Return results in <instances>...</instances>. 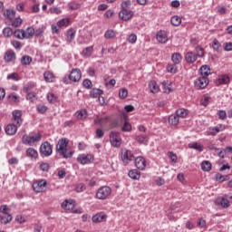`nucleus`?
<instances>
[{"label": "nucleus", "mask_w": 232, "mask_h": 232, "mask_svg": "<svg viewBox=\"0 0 232 232\" xmlns=\"http://www.w3.org/2000/svg\"><path fill=\"white\" fill-rule=\"evenodd\" d=\"M68 144H70L68 138H61L56 144V153L63 159H72L73 157V152L68 150Z\"/></svg>", "instance_id": "nucleus-1"}, {"label": "nucleus", "mask_w": 232, "mask_h": 232, "mask_svg": "<svg viewBox=\"0 0 232 232\" xmlns=\"http://www.w3.org/2000/svg\"><path fill=\"white\" fill-rule=\"evenodd\" d=\"M94 124H99L102 128H117V123L111 122V118L110 116L99 117L97 116L94 120Z\"/></svg>", "instance_id": "nucleus-2"}, {"label": "nucleus", "mask_w": 232, "mask_h": 232, "mask_svg": "<svg viewBox=\"0 0 232 232\" xmlns=\"http://www.w3.org/2000/svg\"><path fill=\"white\" fill-rule=\"evenodd\" d=\"M42 139L43 135H41V133H36L33 136L25 134L22 137V142L26 146H34V144H35L36 142H40Z\"/></svg>", "instance_id": "nucleus-3"}, {"label": "nucleus", "mask_w": 232, "mask_h": 232, "mask_svg": "<svg viewBox=\"0 0 232 232\" xmlns=\"http://www.w3.org/2000/svg\"><path fill=\"white\" fill-rule=\"evenodd\" d=\"M111 191L112 190L110 186H102L98 188L96 192V198H98V200H106L107 198H110Z\"/></svg>", "instance_id": "nucleus-4"}, {"label": "nucleus", "mask_w": 232, "mask_h": 232, "mask_svg": "<svg viewBox=\"0 0 232 232\" xmlns=\"http://www.w3.org/2000/svg\"><path fill=\"white\" fill-rule=\"evenodd\" d=\"M121 159L124 166H128L130 162H133L135 160V155L131 150L123 149L121 150Z\"/></svg>", "instance_id": "nucleus-5"}, {"label": "nucleus", "mask_w": 232, "mask_h": 232, "mask_svg": "<svg viewBox=\"0 0 232 232\" xmlns=\"http://www.w3.org/2000/svg\"><path fill=\"white\" fill-rule=\"evenodd\" d=\"M110 142L113 148H121V144H122V140L121 139V134L117 131H111L110 135Z\"/></svg>", "instance_id": "nucleus-6"}, {"label": "nucleus", "mask_w": 232, "mask_h": 232, "mask_svg": "<svg viewBox=\"0 0 232 232\" xmlns=\"http://www.w3.org/2000/svg\"><path fill=\"white\" fill-rule=\"evenodd\" d=\"M209 84V78L199 76L195 82L194 86L197 90H204Z\"/></svg>", "instance_id": "nucleus-7"}, {"label": "nucleus", "mask_w": 232, "mask_h": 232, "mask_svg": "<svg viewBox=\"0 0 232 232\" xmlns=\"http://www.w3.org/2000/svg\"><path fill=\"white\" fill-rule=\"evenodd\" d=\"M40 153L41 155H44V157H50L53 153L52 144L48 141L42 143L40 146Z\"/></svg>", "instance_id": "nucleus-8"}, {"label": "nucleus", "mask_w": 232, "mask_h": 232, "mask_svg": "<svg viewBox=\"0 0 232 232\" xmlns=\"http://www.w3.org/2000/svg\"><path fill=\"white\" fill-rule=\"evenodd\" d=\"M48 183L44 179L37 180L33 183V189L35 193H43L46 189Z\"/></svg>", "instance_id": "nucleus-9"}, {"label": "nucleus", "mask_w": 232, "mask_h": 232, "mask_svg": "<svg viewBox=\"0 0 232 232\" xmlns=\"http://www.w3.org/2000/svg\"><path fill=\"white\" fill-rule=\"evenodd\" d=\"M76 160L79 164H82V166H84L86 164H92V160H93V155L79 154Z\"/></svg>", "instance_id": "nucleus-10"}, {"label": "nucleus", "mask_w": 232, "mask_h": 232, "mask_svg": "<svg viewBox=\"0 0 232 232\" xmlns=\"http://www.w3.org/2000/svg\"><path fill=\"white\" fill-rule=\"evenodd\" d=\"M12 115V122L17 126H21L23 124V111L14 110L13 111Z\"/></svg>", "instance_id": "nucleus-11"}, {"label": "nucleus", "mask_w": 232, "mask_h": 232, "mask_svg": "<svg viewBox=\"0 0 232 232\" xmlns=\"http://www.w3.org/2000/svg\"><path fill=\"white\" fill-rule=\"evenodd\" d=\"M156 39L160 44H166V43L169 41V38H168V33L162 30L159 31L156 34Z\"/></svg>", "instance_id": "nucleus-12"}, {"label": "nucleus", "mask_w": 232, "mask_h": 232, "mask_svg": "<svg viewBox=\"0 0 232 232\" xmlns=\"http://www.w3.org/2000/svg\"><path fill=\"white\" fill-rule=\"evenodd\" d=\"M81 77H82V74L80 69H72L69 75V79L72 82H79V81H81Z\"/></svg>", "instance_id": "nucleus-13"}, {"label": "nucleus", "mask_w": 232, "mask_h": 232, "mask_svg": "<svg viewBox=\"0 0 232 232\" xmlns=\"http://www.w3.org/2000/svg\"><path fill=\"white\" fill-rule=\"evenodd\" d=\"M106 220H108L106 212H98L96 215L92 216V222H95L96 224L106 222Z\"/></svg>", "instance_id": "nucleus-14"}, {"label": "nucleus", "mask_w": 232, "mask_h": 232, "mask_svg": "<svg viewBox=\"0 0 232 232\" xmlns=\"http://www.w3.org/2000/svg\"><path fill=\"white\" fill-rule=\"evenodd\" d=\"M135 166L138 168L140 171H144L146 169L147 162L144 157L139 156L135 159Z\"/></svg>", "instance_id": "nucleus-15"}, {"label": "nucleus", "mask_w": 232, "mask_h": 232, "mask_svg": "<svg viewBox=\"0 0 232 232\" xmlns=\"http://www.w3.org/2000/svg\"><path fill=\"white\" fill-rule=\"evenodd\" d=\"M120 18H121L122 21H130L133 17V12L129 9H122L120 14Z\"/></svg>", "instance_id": "nucleus-16"}, {"label": "nucleus", "mask_w": 232, "mask_h": 232, "mask_svg": "<svg viewBox=\"0 0 232 232\" xmlns=\"http://www.w3.org/2000/svg\"><path fill=\"white\" fill-rule=\"evenodd\" d=\"M21 128V126H17L16 123H10L5 127L6 135H15L17 133V129Z\"/></svg>", "instance_id": "nucleus-17"}, {"label": "nucleus", "mask_w": 232, "mask_h": 232, "mask_svg": "<svg viewBox=\"0 0 232 232\" xmlns=\"http://www.w3.org/2000/svg\"><path fill=\"white\" fill-rule=\"evenodd\" d=\"M63 209H67L68 211L73 209L75 208V200L73 199H65L62 203Z\"/></svg>", "instance_id": "nucleus-18"}, {"label": "nucleus", "mask_w": 232, "mask_h": 232, "mask_svg": "<svg viewBox=\"0 0 232 232\" xmlns=\"http://www.w3.org/2000/svg\"><path fill=\"white\" fill-rule=\"evenodd\" d=\"M26 157L34 159V160H37V159H39V152L34 148H28L26 150Z\"/></svg>", "instance_id": "nucleus-19"}, {"label": "nucleus", "mask_w": 232, "mask_h": 232, "mask_svg": "<svg viewBox=\"0 0 232 232\" xmlns=\"http://www.w3.org/2000/svg\"><path fill=\"white\" fill-rule=\"evenodd\" d=\"M4 17L7 19V21H14L15 18V10L7 9L4 11Z\"/></svg>", "instance_id": "nucleus-20"}, {"label": "nucleus", "mask_w": 232, "mask_h": 232, "mask_svg": "<svg viewBox=\"0 0 232 232\" xmlns=\"http://www.w3.org/2000/svg\"><path fill=\"white\" fill-rule=\"evenodd\" d=\"M149 88L151 93H159V92H160V87L155 82V80H152L149 82Z\"/></svg>", "instance_id": "nucleus-21"}, {"label": "nucleus", "mask_w": 232, "mask_h": 232, "mask_svg": "<svg viewBox=\"0 0 232 232\" xmlns=\"http://www.w3.org/2000/svg\"><path fill=\"white\" fill-rule=\"evenodd\" d=\"M44 79L45 82H53L55 81V75L50 71L44 72Z\"/></svg>", "instance_id": "nucleus-22"}, {"label": "nucleus", "mask_w": 232, "mask_h": 232, "mask_svg": "<svg viewBox=\"0 0 232 232\" xmlns=\"http://www.w3.org/2000/svg\"><path fill=\"white\" fill-rule=\"evenodd\" d=\"M220 131H224L223 125H218L216 127L209 128L208 135L215 136V135H217V133H220Z\"/></svg>", "instance_id": "nucleus-23"}, {"label": "nucleus", "mask_w": 232, "mask_h": 232, "mask_svg": "<svg viewBox=\"0 0 232 232\" xmlns=\"http://www.w3.org/2000/svg\"><path fill=\"white\" fill-rule=\"evenodd\" d=\"M201 77H209L211 75V69L208 65H203L199 69Z\"/></svg>", "instance_id": "nucleus-24"}, {"label": "nucleus", "mask_w": 232, "mask_h": 232, "mask_svg": "<svg viewBox=\"0 0 232 232\" xmlns=\"http://www.w3.org/2000/svg\"><path fill=\"white\" fill-rule=\"evenodd\" d=\"M185 59L187 63H189V64H193L197 61V54L193 52H188L185 55Z\"/></svg>", "instance_id": "nucleus-25"}, {"label": "nucleus", "mask_w": 232, "mask_h": 232, "mask_svg": "<svg viewBox=\"0 0 232 232\" xmlns=\"http://www.w3.org/2000/svg\"><path fill=\"white\" fill-rule=\"evenodd\" d=\"M75 117L78 118L80 121H84L88 117V111L86 109L79 110L75 112Z\"/></svg>", "instance_id": "nucleus-26"}, {"label": "nucleus", "mask_w": 232, "mask_h": 232, "mask_svg": "<svg viewBox=\"0 0 232 232\" xmlns=\"http://www.w3.org/2000/svg\"><path fill=\"white\" fill-rule=\"evenodd\" d=\"M5 61L6 63H12V61H15V52L9 50L5 53Z\"/></svg>", "instance_id": "nucleus-27"}, {"label": "nucleus", "mask_w": 232, "mask_h": 232, "mask_svg": "<svg viewBox=\"0 0 232 232\" xmlns=\"http://www.w3.org/2000/svg\"><path fill=\"white\" fill-rule=\"evenodd\" d=\"M12 216L8 213L2 214L0 216L1 224H10L12 222Z\"/></svg>", "instance_id": "nucleus-28"}, {"label": "nucleus", "mask_w": 232, "mask_h": 232, "mask_svg": "<svg viewBox=\"0 0 232 232\" xmlns=\"http://www.w3.org/2000/svg\"><path fill=\"white\" fill-rule=\"evenodd\" d=\"M171 61L173 64H180V63H182V54L179 53H174L171 55Z\"/></svg>", "instance_id": "nucleus-29"}, {"label": "nucleus", "mask_w": 232, "mask_h": 232, "mask_svg": "<svg viewBox=\"0 0 232 232\" xmlns=\"http://www.w3.org/2000/svg\"><path fill=\"white\" fill-rule=\"evenodd\" d=\"M129 177L132 180H139L140 179V172L136 169H131L129 171Z\"/></svg>", "instance_id": "nucleus-30"}, {"label": "nucleus", "mask_w": 232, "mask_h": 232, "mask_svg": "<svg viewBox=\"0 0 232 232\" xmlns=\"http://www.w3.org/2000/svg\"><path fill=\"white\" fill-rule=\"evenodd\" d=\"M217 204L218 206H221L222 208H229V200L227 198H224V197L218 198L217 199Z\"/></svg>", "instance_id": "nucleus-31"}, {"label": "nucleus", "mask_w": 232, "mask_h": 232, "mask_svg": "<svg viewBox=\"0 0 232 232\" xmlns=\"http://www.w3.org/2000/svg\"><path fill=\"white\" fill-rule=\"evenodd\" d=\"M229 75L222 74L218 78V84H227L229 82Z\"/></svg>", "instance_id": "nucleus-32"}, {"label": "nucleus", "mask_w": 232, "mask_h": 232, "mask_svg": "<svg viewBox=\"0 0 232 232\" xmlns=\"http://www.w3.org/2000/svg\"><path fill=\"white\" fill-rule=\"evenodd\" d=\"M103 92L102 90L101 89H92L91 92H90V96L92 98V99H97L99 97H101V95H102Z\"/></svg>", "instance_id": "nucleus-33"}, {"label": "nucleus", "mask_w": 232, "mask_h": 232, "mask_svg": "<svg viewBox=\"0 0 232 232\" xmlns=\"http://www.w3.org/2000/svg\"><path fill=\"white\" fill-rule=\"evenodd\" d=\"M14 37H16V39H25L24 35V30L23 29H17L14 32H13Z\"/></svg>", "instance_id": "nucleus-34"}, {"label": "nucleus", "mask_w": 232, "mask_h": 232, "mask_svg": "<svg viewBox=\"0 0 232 232\" xmlns=\"http://www.w3.org/2000/svg\"><path fill=\"white\" fill-rule=\"evenodd\" d=\"M188 110L186 109H179L176 111V115L178 116L179 119H186V117H188Z\"/></svg>", "instance_id": "nucleus-35"}, {"label": "nucleus", "mask_w": 232, "mask_h": 232, "mask_svg": "<svg viewBox=\"0 0 232 232\" xmlns=\"http://www.w3.org/2000/svg\"><path fill=\"white\" fill-rule=\"evenodd\" d=\"M93 53V46L86 47L82 50V56L83 57H92V54Z\"/></svg>", "instance_id": "nucleus-36"}, {"label": "nucleus", "mask_w": 232, "mask_h": 232, "mask_svg": "<svg viewBox=\"0 0 232 232\" xmlns=\"http://www.w3.org/2000/svg\"><path fill=\"white\" fill-rule=\"evenodd\" d=\"M21 63L23 66H29V64H32V57L29 55H24L21 58Z\"/></svg>", "instance_id": "nucleus-37"}, {"label": "nucleus", "mask_w": 232, "mask_h": 232, "mask_svg": "<svg viewBox=\"0 0 232 232\" xmlns=\"http://www.w3.org/2000/svg\"><path fill=\"white\" fill-rule=\"evenodd\" d=\"M70 24V18H63L57 22L59 28L67 27Z\"/></svg>", "instance_id": "nucleus-38"}, {"label": "nucleus", "mask_w": 232, "mask_h": 232, "mask_svg": "<svg viewBox=\"0 0 232 232\" xmlns=\"http://www.w3.org/2000/svg\"><path fill=\"white\" fill-rule=\"evenodd\" d=\"M169 124H171L172 126H177V124H179V116L176 114H172L169 117Z\"/></svg>", "instance_id": "nucleus-39"}, {"label": "nucleus", "mask_w": 232, "mask_h": 232, "mask_svg": "<svg viewBox=\"0 0 232 232\" xmlns=\"http://www.w3.org/2000/svg\"><path fill=\"white\" fill-rule=\"evenodd\" d=\"M21 24H23V19L19 16L11 21V26L14 28H19Z\"/></svg>", "instance_id": "nucleus-40"}, {"label": "nucleus", "mask_w": 232, "mask_h": 232, "mask_svg": "<svg viewBox=\"0 0 232 232\" xmlns=\"http://www.w3.org/2000/svg\"><path fill=\"white\" fill-rule=\"evenodd\" d=\"M209 101H211V96H209V94H205L200 100V105L208 106V104H209Z\"/></svg>", "instance_id": "nucleus-41"}, {"label": "nucleus", "mask_w": 232, "mask_h": 232, "mask_svg": "<svg viewBox=\"0 0 232 232\" xmlns=\"http://www.w3.org/2000/svg\"><path fill=\"white\" fill-rule=\"evenodd\" d=\"M24 35L26 39L34 37V35H35V29H34V27H28L26 31H24Z\"/></svg>", "instance_id": "nucleus-42"}, {"label": "nucleus", "mask_w": 232, "mask_h": 232, "mask_svg": "<svg viewBox=\"0 0 232 232\" xmlns=\"http://www.w3.org/2000/svg\"><path fill=\"white\" fill-rule=\"evenodd\" d=\"M170 21L173 26H180L182 23V19L179 15L172 16Z\"/></svg>", "instance_id": "nucleus-43"}, {"label": "nucleus", "mask_w": 232, "mask_h": 232, "mask_svg": "<svg viewBox=\"0 0 232 232\" xmlns=\"http://www.w3.org/2000/svg\"><path fill=\"white\" fill-rule=\"evenodd\" d=\"M75 39V31L73 28H71L67 31V41L72 43Z\"/></svg>", "instance_id": "nucleus-44"}, {"label": "nucleus", "mask_w": 232, "mask_h": 232, "mask_svg": "<svg viewBox=\"0 0 232 232\" xmlns=\"http://www.w3.org/2000/svg\"><path fill=\"white\" fill-rule=\"evenodd\" d=\"M162 86L165 93H171V82L169 81L163 82Z\"/></svg>", "instance_id": "nucleus-45"}, {"label": "nucleus", "mask_w": 232, "mask_h": 232, "mask_svg": "<svg viewBox=\"0 0 232 232\" xmlns=\"http://www.w3.org/2000/svg\"><path fill=\"white\" fill-rule=\"evenodd\" d=\"M201 169L203 171H211V162L205 160L201 163Z\"/></svg>", "instance_id": "nucleus-46"}, {"label": "nucleus", "mask_w": 232, "mask_h": 232, "mask_svg": "<svg viewBox=\"0 0 232 232\" xmlns=\"http://www.w3.org/2000/svg\"><path fill=\"white\" fill-rule=\"evenodd\" d=\"M188 148H190V150H197L198 151H203L204 150V147H202L200 143L197 142L188 144Z\"/></svg>", "instance_id": "nucleus-47"}, {"label": "nucleus", "mask_w": 232, "mask_h": 232, "mask_svg": "<svg viewBox=\"0 0 232 232\" xmlns=\"http://www.w3.org/2000/svg\"><path fill=\"white\" fill-rule=\"evenodd\" d=\"M47 101L51 104H55V102H57V96L52 92H49L47 94Z\"/></svg>", "instance_id": "nucleus-48"}, {"label": "nucleus", "mask_w": 232, "mask_h": 232, "mask_svg": "<svg viewBox=\"0 0 232 232\" xmlns=\"http://www.w3.org/2000/svg\"><path fill=\"white\" fill-rule=\"evenodd\" d=\"M3 35L4 37H10L11 35H14V30L10 27H5L3 29Z\"/></svg>", "instance_id": "nucleus-49"}, {"label": "nucleus", "mask_w": 232, "mask_h": 232, "mask_svg": "<svg viewBox=\"0 0 232 232\" xmlns=\"http://www.w3.org/2000/svg\"><path fill=\"white\" fill-rule=\"evenodd\" d=\"M116 35L117 34L113 30H107L104 34L105 39H113Z\"/></svg>", "instance_id": "nucleus-50"}, {"label": "nucleus", "mask_w": 232, "mask_h": 232, "mask_svg": "<svg viewBox=\"0 0 232 232\" xmlns=\"http://www.w3.org/2000/svg\"><path fill=\"white\" fill-rule=\"evenodd\" d=\"M50 14H54V15H59L60 14H63V11L61 10V8L57 7V6H52L49 9Z\"/></svg>", "instance_id": "nucleus-51"}, {"label": "nucleus", "mask_w": 232, "mask_h": 232, "mask_svg": "<svg viewBox=\"0 0 232 232\" xmlns=\"http://www.w3.org/2000/svg\"><path fill=\"white\" fill-rule=\"evenodd\" d=\"M136 140L137 142H139L140 144H146V142H148V137L144 136V135H138L136 137Z\"/></svg>", "instance_id": "nucleus-52"}, {"label": "nucleus", "mask_w": 232, "mask_h": 232, "mask_svg": "<svg viewBox=\"0 0 232 232\" xmlns=\"http://www.w3.org/2000/svg\"><path fill=\"white\" fill-rule=\"evenodd\" d=\"M45 30H46V27H44V26L39 27L38 29H36L34 31V35L36 37H43V34H44Z\"/></svg>", "instance_id": "nucleus-53"}, {"label": "nucleus", "mask_w": 232, "mask_h": 232, "mask_svg": "<svg viewBox=\"0 0 232 232\" xmlns=\"http://www.w3.org/2000/svg\"><path fill=\"white\" fill-rule=\"evenodd\" d=\"M119 97L120 99H126L128 97V89L122 88L119 92Z\"/></svg>", "instance_id": "nucleus-54"}, {"label": "nucleus", "mask_w": 232, "mask_h": 232, "mask_svg": "<svg viewBox=\"0 0 232 232\" xmlns=\"http://www.w3.org/2000/svg\"><path fill=\"white\" fill-rule=\"evenodd\" d=\"M36 110L38 111V113H46V111H48V107H46L45 105L40 104L37 105Z\"/></svg>", "instance_id": "nucleus-55"}, {"label": "nucleus", "mask_w": 232, "mask_h": 232, "mask_svg": "<svg viewBox=\"0 0 232 232\" xmlns=\"http://www.w3.org/2000/svg\"><path fill=\"white\" fill-rule=\"evenodd\" d=\"M75 190H76L77 193H82V191L86 190V185H84V183H79L76 186Z\"/></svg>", "instance_id": "nucleus-56"}, {"label": "nucleus", "mask_w": 232, "mask_h": 232, "mask_svg": "<svg viewBox=\"0 0 232 232\" xmlns=\"http://www.w3.org/2000/svg\"><path fill=\"white\" fill-rule=\"evenodd\" d=\"M169 73H177V64L173 63L167 66Z\"/></svg>", "instance_id": "nucleus-57"}, {"label": "nucleus", "mask_w": 232, "mask_h": 232, "mask_svg": "<svg viewBox=\"0 0 232 232\" xmlns=\"http://www.w3.org/2000/svg\"><path fill=\"white\" fill-rule=\"evenodd\" d=\"M222 44H220V42H218L217 39H214L212 48L215 50V52H218Z\"/></svg>", "instance_id": "nucleus-58"}, {"label": "nucleus", "mask_w": 232, "mask_h": 232, "mask_svg": "<svg viewBox=\"0 0 232 232\" xmlns=\"http://www.w3.org/2000/svg\"><path fill=\"white\" fill-rule=\"evenodd\" d=\"M11 44H12V46H14V48L15 50H21V48L23 47V44H21V42L16 41V40H13L11 42Z\"/></svg>", "instance_id": "nucleus-59"}, {"label": "nucleus", "mask_w": 232, "mask_h": 232, "mask_svg": "<svg viewBox=\"0 0 232 232\" xmlns=\"http://www.w3.org/2000/svg\"><path fill=\"white\" fill-rule=\"evenodd\" d=\"M128 41L130 44H135L137 43V34H131L129 35Z\"/></svg>", "instance_id": "nucleus-60"}, {"label": "nucleus", "mask_w": 232, "mask_h": 232, "mask_svg": "<svg viewBox=\"0 0 232 232\" xmlns=\"http://www.w3.org/2000/svg\"><path fill=\"white\" fill-rule=\"evenodd\" d=\"M15 221L18 222V224H24V222H26V218L23 215H17Z\"/></svg>", "instance_id": "nucleus-61"}, {"label": "nucleus", "mask_w": 232, "mask_h": 232, "mask_svg": "<svg viewBox=\"0 0 232 232\" xmlns=\"http://www.w3.org/2000/svg\"><path fill=\"white\" fill-rule=\"evenodd\" d=\"M122 131H131V124H130V122L125 121L122 128H121Z\"/></svg>", "instance_id": "nucleus-62"}, {"label": "nucleus", "mask_w": 232, "mask_h": 232, "mask_svg": "<svg viewBox=\"0 0 232 232\" xmlns=\"http://www.w3.org/2000/svg\"><path fill=\"white\" fill-rule=\"evenodd\" d=\"M196 55L197 57H202L204 55V48L200 47V46H197L196 47Z\"/></svg>", "instance_id": "nucleus-63"}, {"label": "nucleus", "mask_w": 232, "mask_h": 232, "mask_svg": "<svg viewBox=\"0 0 232 232\" xmlns=\"http://www.w3.org/2000/svg\"><path fill=\"white\" fill-rule=\"evenodd\" d=\"M227 178V176H223L221 174H216V180L218 182H224Z\"/></svg>", "instance_id": "nucleus-64"}]
</instances>
